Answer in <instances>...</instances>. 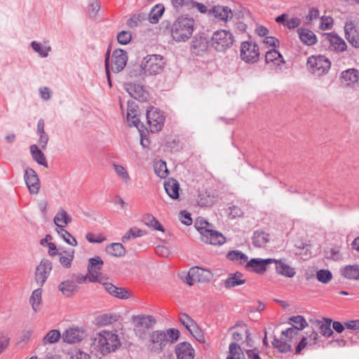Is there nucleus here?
Masks as SVG:
<instances>
[{"label": "nucleus", "mask_w": 359, "mask_h": 359, "mask_svg": "<svg viewBox=\"0 0 359 359\" xmlns=\"http://www.w3.org/2000/svg\"><path fill=\"white\" fill-rule=\"evenodd\" d=\"M180 337V332L175 328L156 330L149 332L146 338L145 346L154 354L162 353L168 346L175 343Z\"/></svg>", "instance_id": "f257e3e1"}, {"label": "nucleus", "mask_w": 359, "mask_h": 359, "mask_svg": "<svg viewBox=\"0 0 359 359\" xmlns=\"http://www.w3.org/2000/svg\"><path fill=\"white\" fill-rule=\"evenodd\" d=\"M121 344L116 332L102 330L92 339L91 349L93 351L105 355L114 352Z\"/></svg>", "instance_id": "f03ea898"}, {"label": "nucleus", "mask_w": 359, "mask_h": 359, "mask_svg": "<svg viewBox=\"0 0 359 359\" xmlns=\"http://www.w3.org/2000/svg\"><path fill=\"white\" fill-rule=\"evenodd\" d=\"M195 22L192 18H178L170 27V34L176 42H186L192 36Z\"/></svg>", "instance_id": "7ed1b4c3"}, {"label": "nucleus", "mask_w": 359, "mask_h": 359, "mask_svg": "<svg viewBox=\"0 0 359 359\" xmlns=\"http://www.w3.org/2000/svg\"><path fill=\"white\" fill-rule=\"evenodd\" d=\"M128 55L126 51L119 48L116 49L113 51L111 58L109 57V51H107L104 60V66L107 81L110 87L111 86L110 70L114 73L121 72L126 67Z\"/></svg>", "instance_id": "20e7f679"}, {"label": "nucleus", "mask_w": 359, "mask_h": 359, "mask_svg": "<svg viewBox=\"0 0 359 359\" xmlns=\"http://www.w3.org/2000/svg\"><path fill=\"white\" fill-rule=\"evenodd\" d=\"M165 66V60L161 55L151 54L145 56L140 65V72L146 75H157L163 72Z\"/></svg>", "instance_id": "39448f33"}, {"label": "nucleus", "mask_w": 359, "mask_h": 359, "mask_svg": "<svg viewBox=\"0 0 359 359\" xmlns=\"http://www.w3.org/2000/svg\"><path fill=\"white\" fill-rule=\"evenodd\" d=\"M307 69L313 75L321 76L326 74L330 67L331 62L324 55H311L306 62Z\"/></svg>", "instance_id": "423d86ee"}, {"label": "nucleus", "mask_w": 359, "mask_h": 359, "mask_svg": "<svg viewBox=\"0 0 359 359\" xmlns=\"http://www.w3.org/2000/svg\"><path fill=\"white\" fill-rule=\"evenodd\" d=\"M234 42V38L230 31L218 29L215 31L211 37L212 48L219 52H224L230 48Z\"/></svg>", "instance_id": "0eeeda50"}, {"label": "nucleus", "mask_w": 359, "mask_h": 359, "mask_svg": "<svg viewBox=\"0 0 359 359\" xmlns=\"http://www.w3.org/2000/svg\"><path fill=\"white\" fill-rule=\"evenodd\" d=\"M300 331L297 327H289L281 333L280 339H274L272 342L273 346L280 352L287 353L292 348L290 343L295 342L297 340Z\"/></svg>", "instance_id": "6e6552de"}, {"label": "nucleus", "mask_w": 359, "mask_h": 359, "mask_svg": "<svg viewBox=\"0 0 359 359\" xmlns=\"http://www.w3.org/2000/svg\"><path fill=\"white\" fill-rule=\"evenodd\" d=\"M132 322L135 335L143 340L147 335V330L152 327L156 320L151 316L139 315L133 316Z\"/></svg>", "instance_id": "1a4fd4ad"}, {"label": "nucleus", "mask_w": 359, "mask_h": 359, "mask_svg": "<svg viewBox=\"0 0 359 359\" xmlns=\"http://www.w3.org/2000/svg\"><path fill=\"white\" fill-rule=\"evenodd\" d=\"M88 265V276L83 278V280L88 279L91 283H100L102 284L106 278L102 276V269L104 264L102 259L96 256L89 259Z\"/></svg>", "instance_id": "9d476101"}, {"label": "nucleus", "mask_w": 359, "mask_h": 359, "mask_svg": "<svg viewBox=\"0 0 359 359\" xmlns=\"http://www.w3.org/2000/svg\"><path fill=\"white\" fill-rule=\"evenodd\" d=\"M195 226L201 235L203 242L215 245H221L226 242V238L220 232L209 229L207 226H201L198 220Z\"/></svg>", "instance_id": "9b49d317"}, {"label": "nucleus", "mask_w": 359, "mask_h": 359, "mask_svg": "<svg viewBox=\"0 0 359 359\" xmlns=\"http://www.w3.org/2000/svg\"><path fill=\"white\" fill-rule=\"evenodd\" d=\"M241 57L246 63H255L259 60V49L252 41H244L241 45Z\"/></svg>", "instance_id": "f8f14e48"}, {"label": "nucleus", "mask_w": 359, "mask_h": 359, "mask_svg": "<svg viewBox=\"0 0 359 359\" xmlns=\"http://www.w3.org/2000/svg\"><path fill=\"white\" fill-rule=\"evenodd\" d=\"M212 278V273L210 270L196 266L189 269L186 280L188 285H193L195 283L210 281Z\"/></svg>", "instance_id": "ddd939ff"}, {"label": "nucleus", "mask_w": 359, "mask_h": 359, "mask_svg": "<svg viewBox=\"0 0 359 359\" xmlns=\"http://www.w3.org/2000/svg\"><path fill=\"white\" fill-rule=\"evenodd\" d=\"M147 118L152 133L160 131L165 121V117L162 112L154 107H149L147 111Z\"/></svg>", "instance_id": "4468645a"}, {"label": "nucleus", "mask_w": 359, "mask_h": 359, "mask_svg": "<svg viewBox=\"0 0 359 359\" xmlns=\"http://www.w3.org/2000/svg\"><path fill=\"white\" fill-rule=\"evenodd\" d=\"M275 264V270L278 275L292 278L296 275V269L287 258L273 259L272 264Z\"/></svg>", "instance_id": "2eb2a0df"}, {"label": "nucleus", "mask_w": 359, "mask_h": 359, "mask_svg": "<svg viewBox=\"0 0 359 359\" xmlns=\"http://www.w3.org/2000/svg\"><path fill=\"white\" fill-rule=\"evenodd\" d=\"M52 270V263L48 259H42L36 268L34 278L36 283L43 286Z\"/></svg>", "instance_id": "dca6fc26"}, {"label": "nucleus", "mask_w": 359, "mask_h": 359, "mask_svg": "<svg viewBox=\"0 0 359 359\" xmlns=\"http://www.w3.org/2000/svg\"><path fill=\"white\" fill-rule=\"evenodd\" d=\"M272 264V258L261 259L252 258L245 264V269L249 271H253L258 274H263L267 270V266Z\"/></svg>", "instance_id": "f3484780"}, {"label": "nucleus", "mask_w": 359, "mask_h": 359, "mask_svg": "<svg viewBox=\"0 0 359 359\" xmlns=\"http://www.w3.org/2000/svg\"><path fill=\"white\" fill-rule=\"evenodd\" d=\"M25 184L32 194H36L40 189V181L36 171L30 168L25 170L24 175Z\"/></svg>", "instance_id": "a211bd4d"}, {"label": "nucleus", "mask_w": 359, "mask_h": 359, "mask_svg": "<svg viewBox=\"0 0 359 359\" xmlns=\"http://www.w3.org/2000/svg\"><path fill=\"white\" fill-rule=\"evenodd\" d=\"M210 13L219 21L228 22L233 18V13L228 6L217 5L214 6Z\"/></svg>", "instance_id": "6ab92c4d"}, {"label": "nucleus", "mask_w": 359, "mask_h": 359, "mask_svg": "<svg viewBox=\"0 0 359 359\" xmlns=\"http://www.w3.org/2000/svg\"><path fill=\"white\" fill-rule=\"evenodd\" d=\"M86 337V333L79 328H69L65 330L62 338L65 342L74 344L81 341Z\"/></svg>", "instance_id": "aec40b11"}, {"label": "nucleus", "mask_w": 359, "mask_h": 359, "mask_svg": "<svg viewBox=\"0 0 359 359\" xmlns=\"http://www.w3.org/2000/svg\"><path fill=\"white\" fill-rule=\"evenodd\" d=\"M179 320L186 329L196 339L201 337V331L196 322L186 313H181Z\"/></svg>", "instance_id": "412c9836"}, {"label": "nucleus", "mask_w": 359, "mask_h": 359, "mask_svg": "<svg viewBox=\"0 0 359 359\" xmlns=\"http://www.w3.org/2000/svg\"><path fill=\"white\" fill-rule=\"evenodd\" d=\"M342 83L346 86L355 88L359 85V71L356 69H348L341 73Z\"/></svg>", "instance_id": "4be33fe9"}, {"label": "nucleus", "mask_w": 359, "mask_h": 359, "mask_svg": "<svg viewBox=\"0 0 359 359\" xmlns=\"http://www.w3.org/2000/svg\"><path fill=\"white\" fill-rule=\"evenodd\" d=\"M102 285L104 290L114 297L127 299L131 297L130 292L126 288L116 287L112 283L106 281L102 283Z\"/></svg>", "instance_id": "5701e85b"}, {"label": "nucleus", "mask_w": 359, "mask_h": 359, "mask_svg": "<svg viewBox=\"0 0 359 359\" xmlns=\"http://www.w3.org/2000/svg\"><path fill=\"white\" fill-rule=\"evenodd\" d=\"M318 339V334L316 331L310 333L306 332V336L302 337L295 348V354H299L307 346H312L316 344Z\"/></svg>", "instance_id": "b1692460"}, {"label": "nucleus", "mask_w": 359, "mask_h": 359, "mask_svg": "<svg viewBox=\"0 0 359 359\" xmlns=\"http://www.w3.org/2000/svg\"><path fill=\"white\" fill-rule=\"evenodd\" d=\"M265 61L267 64H272L278 69H282L285 61L283 55L276 49H271L266 53Z\"/></svg>", "instance_id": "393cba45"}, {"label": "nucleus", "mask_w": 359, "mask_h": 359, "mask_svg": "<svg viewBox=\"0 0 359 359\" xmlns=\"http://www.w3.org/2000/svg\"><path fill=\"white\" fill-rule=\"evenodd\" d=\"M54 224L58 229H65L72 222V216L64 208H60L53 218Z\"/></svg>", "instance_id": "a878e982"}, {"label": "nucleus", "mask_w": 359, "mask_h": 359, "mask_svg": "<svg viewBox=\"0 0 359 359\" xmlns=\"http://www.w3.org/2000/svg\"><path fill=\"white\" fill-rule=\"evenodd\" d=\"M30 47L33 51L39 55V57H47L52 50V48L48 42L41 43L37 41H32L30 43Z\"/></svg>", "instance_id": "bb28decb"}, {"label": "nucleus", "mask_w": 359, "mask_h": 359, "mask_svg": "<svg viewBox=\"0 0 359 359\" xmlns=\"http://www.w3.org/2000/svg\"><path fill=\"white\" fill-rule=\"evenodd\" d=\"M177 359H194V349L189 343L182 342L176 348Z\"/></svg>", "instance_id": "cd10ccee"}, {"label": "nucleus", "mask_w": 359, "mask_h": 359, "mask_svg": "<svg viewBox=\"0 0 359 359\" xmlns=\"http://www.w3.org/2000/svg\"><path fill=\"white\" fill-rule=\"evenodd\" d=\"M297 33L301 41L306 46H312L317 42L316 34L308 29L299 28L297 29Z\"/></svg>", "instance_id": "c85d7f7f"}, {"label": "nucleus", "mask_w": 359, "mask_h": 359, "mask_svg": "<svg viewBox=\"0 0 359 359\" xmlns=\"http://www.w3.org/2000/svg\"><path fill=\"white\" fill-rule=\"evenodd\" d=\"M164 188L168 195L172 199H177L179 197V182L173 179L169 178L164 182Z\"/></svg>", "instance_id": "c756f323"}, {"label": "nucleus", "mask_w": 359, "mask_h": 359, "mask_svg": "<svg viewBox=\"0 0 359 359\" xmlns=\"http://www.w3.org/2000/svg\"><path fill=\"white\" fill-rule=\"evenodd\" d=\"M125 90L131 97L136 100H143L146 99L145 91L142 86L140 85L126 83L125 85Z\"/></svg>", "instance_id": "7c9ffc66"}, {"label": "nucleus", "mask_w": 359, "mask_h": 359, "mask_svg": "<svg viewBox=\"0 0 359 359\" xmlns=\"http://www.w3.org/2000/svg\"><path fill=\"white\" fill-rule=\"evenodd\" d=\"M341 275L346 279L359 280V265H347L341 269Z\"/></svg>", "instance_id": "2f4dec72"}, {"label": "nucleus", "mask_w": 359, "mask_h": 359, "mask_svg": "<svg viewBox=\"0 0 359 359\" xmlns=\"http://www.w3.org/2000/svg\"><path fill=\"white\" fill-rule=\"evenodd\" d=\"M43 149H40L39 147L36 144H32L30 146V153L32 158L39 165L48 168V163L45 157L44 154L42 151Z\"/></svg>", "instance_id": "473e14b6"}, {"label": "nucleus", "mask_w": 359, "mask_h": 359, "mask_svg": "<svg viewBox=\"0 0 359 359\" xmlns=\"http://www.w3.org/2000/svg\"><path fill=\"white\" fill-rule=\"evenodd\" d=\"M29 304L32 306V310L36 313L41 309L42 304V289L37 288L34 290L29 298Z\"/></svg>", "instance_id": "72a5a7b5"}, {"label": "nucleus", "mask_w": 359, "mask_h": 359, "mask_svg": "<svg viewBox=\"0 0 359 359\" xmlns=\"http://www.w3.org/2000/svg\"><path fill=\"white\" fill-rule=\"evenodd\" d=\"M106 252L111 256L121 257L126 255V250L121 243H113L106 247Z\"/></svg>", "instance_id": "f704fd0d"}, {"label": "nucleus", "mask_w": 359, "mask_h": 359, "mask_svg": "<svg viewBox=\"0 0 359 359\" xmlns=\"http://www.w3.org/2000/svg\"><path fill=\"white\" fill-rule=\"evenodd\" d=\"M207 41L205 39L200 36L195 38L191 45V48L196 55H203L207 50Z\"/></svg>", "instance_id": "c9c22d12"}, {"label": "nucleus", "mask_w": 359, "mask_h": 359, "mask_svg": "<svg viewBox=\"0 0 359 359\" xmlns=\"http://www.w3.org/2000/svg\"><path fill=\"white\" fill-rule=\"evenodd\" d=\"M58 289L65 296L70 297L76 291L77 285L74 281L67 280L58 285Z\"/></svg>", "instance_id": "e433bc0d"}, {"label": "nucleus", "mask_w": 359, "mask_h": 359, "mask_svg": "<svg viewBox=\"0 0 359 359\" xmlns=\"http://www.w3.org/2000/svg\"><path fill=\"white\" fill-rule=\"evenodd\" d=\"M226 257L237 264H246L248 259V256L239 250H233L228 252Z\"/></svg>", "instance_id": "4c0bfd02"}, {"label": "nucleus", "mask_w": 359, "mask_h": 359, "mask_svg": "<svg viewBox=\"0 0 359 359\" xmlns=\"http://www.w3.org/2000/svg\"><path fill=\"white\" fill-rule=\"evenodd\" d=\"M112 165L118 179L124 184H129L131 179L126 169L121 165L113 163Z\"/></svg>", "instance_id": "58836bf2"}, {"label": "nucleus", "mask_w": 359, "mask_h": 359, "mask_svg": "<svg viewBox=\"0 0 359 359\" xmlns=\"http://www.w3.org/2000/svg\"><path fill=\"white\" fill-rule=\"evenodd\" d=\"M269 240V234L263 231H257L254 233L252 242L255 246L257 248L264 247Z\"/></svg>", "instance_id": "ea45409f"}, {"label": "nucleus", "mask_w": 359, "mask_h": 359, "mask_svg": "<svg viewBox=\"0 0 359 359\" xmlns=\"http://www.w3.org/2000/svg\"><path fill=\"white\" fill-rule=\"evenodd\" d=\"M242 275L240 273H236L230 275L224 282V286L227 288L233 287L245 283V280L241 278Z\"/></svg>", "instance_id": "a19ab883"}, {"label": "nucleus", "mask_w": 359, "mask_h": 359, "mask_svg": "<svg viewBox=\"0 0 359 359\" xmlns=\"http://www.w3.org/2000/svg\"><path fill=\"white\" fill-rule=\"evenodd\" d=\"M164 12V6L162 4L156 5L149 14V20L152 24L157 23Z\"/></svg>", "instance_id": "79ce46f5"}, {"label": "nucleus", "mask_w": 359, "mask_h": 359, "mask_svg": "<svg viewBox=\"0 0 359 359\" xmlns=\"http://www.w3.org/2000/svg\"><path fill=\"white\" fill-rule=\"evenodd\" d=\"M319 330L322 335L330 337L333 334L331 328L332 320L330 318H323V320L318 321Z\"/></svg>", "instance_id": "37998d69"}, {"label": "nucleus", "mask_w": 359, "mask_h": 359, "mask_svg": "<svg viewBox=\"0 0 359 359\" xmlns=\"http://www.w3.org/2000/svg\"><path fill=\"white\" fill-rule=\"evenodd\" d=\"M146 234V231L137 227L130 229L122 237L123 243L128 242L132 238L142 237Z\"/></svg>", "instance_id": "c03bdc74"}, {"label": "nucleus", "mask_w": 359, "mask_h": 359, "mask_svg": "<svg viewBox=\"0 0 359 359\" xmlns=\"http://www.w3.org/2000/svg\"><path fill=\"white\" fill-rule=\"evenodd\" d=\"M155 173L161 178H165L168 174V170L165 161L159 160L154 163Z\"/></svg>", "instance_id": "a18cd8bd"}, {"label": "nucleus", "mask_w": 359, "mask_h": 359, "mask_svg": "<svg viewBox=\"0 0 359 359\" xmlns=\"http://www.w3.org/2000/svg\"><path fill=\"white\" fill-rule=\"evenodd\" d=\"M146 19L147 15L145 13L135 14L128 20L127 25L130 28H135L140 26Z\"/></svg>", "instance_id": "49530a36"}, {"label": "nucleus", "mask_w": 359, "mask_h": 359, "mask_svg": "<svg viewBox=\"0 0 359 359\" xmlns=\"http://www.w3.org/2000/svg\"><path fill=\"white\" fill-rule=\"evenodd\" d=\"M245 356L241 347L236 343L229 345V355L226 359H244Z\"/></svg>", "instance_id": "de8ad7c7"}, {"label": "nucleus", "mask_w": 359, "mask_h": 359, "mask_svg": "<svg viewBox=\"0 0 359 359\" xmlns=\"http://www.w3.org/2000/svg\"><path fill=\"white\" fill-rule=\"evenodd\" d=\"M57 232L60 237L63 239L67 244L71 246H76L77 241L76 238L67 230L63 228L57 229Z\"/></svg>", "instance_id": "09e8293b"}, {"label": "nucleus", "mask_w": 359, "mask_h": 359, "mask_svg": "<svg viewBox=\"0 0 359 359\" xmlns=\"http://www.w3.org/2000/svg\"><path fill=\"white\" fill-rule=\"evenodd\" d=\"M329 41L332 46L337 50L344 51L346 48L345 41L337 35H330Z\"/></svg>", "instance_id": "8fccbe9b"}, {"label": "nucleus", "mask_w": 359, "mask_h": 359, "mask_svg": "<svg viewBox=\"0 0 359 359\" xmlns=\"http://www.w3.org/2000/svg\"><path fill=\"white\" fill-rule=\"evenodd\" d=\"M145 224L154 230L164 232V228L161 223L152 215H148L144 217Z\"/></svg>", "instance_id": "3c124183"}, {"label": "nucleus", "mask_w": 359, "mask_h": 359, "mask_svg": "<svg viewBox=\"0 0 359 359\" xmlns=\"http://www.w3.org/2000/svg\"><path fill=\"white\" fill-rule=\"evenodd\" d=\"M62 337L60 332L57 330H52L49 331L43 339V344H54L59 341Z\"/></svg>", "instance_id": "603ef678"}, {"label": "nucleus", "mask_w": 359, "mask_h": 359, "mask_svg": "<svg viewBox=\"0 0 359 359\" xmlns=\"http://www.w3.org/2000/svg\"><path fill=\"white\" fill-rule=\"evenodd\" d=\"M74 258V251L71 250L65 252V255H60V263L62 266L69 269L72 266V262Z\"/></svg>", "instance_id": "864d4df0"}, {"label": "nucleus", "mask_w": 359, "mask_h": 359, "mask_svg": "<svg viewBox=\"0 0 359 359\" xmlns=\"http://www.w3.org/2000/svg\"><path fill=\"white\" fill-rule=\"evenodd\" d=\"M101 4L98 0H89L87 6V13L90 17H95L100 10Z\"/></svg>", "instance_id": "5fc2aeb1"}, {"label": "nucleus", "mask_w": 359, "mask_h": 359, "mask_svg": "<svg viewBox=\"0 0 359 359\" xmlns=\"http://www.w3.org/2000/svg\"><path fill=\"white\" fill-rule=\"evenodd\" d=\"M290 322L294 325L292 327H297L299 331L303 330L308 326L306 319L302 316H292L290 318Z\"/></svg>", "instance_id": "6e6d98bb"}, {"label": "nucleus", "mask_w": 359, "mask_h": 359, "mask_svg": "<svg viewBox=\"0 0 359 359\" xmlns=\"http://www.w3.org/2000/svg\"><path fill=\"white\" fill-rule=\"evenodd\" d=\"M316 278L323 283H329L332 278V274L328 269H320L316 273Z\"/></svg>", "instance_id": "4d7b16f0"}, {"label": "nucleus", "mask_w": 359, "mask_h": 359, "mask_svg": "<svg viewBox=\"0 0 359 359\" xmlns=\"http://www.w3.org/2000/svg\"><path fill=\"white\" fill-rule=\"evenodd\" d=\"M116 39L120 44L126 45L130 42L132 35L130 32L121 31L117 34Z\"/></svg>", "instance_id": "13d9d810"}, {"label": "nucleus", "mask_w": 359, "mask_h": 359, "mask_svg": "<svg viewBox=\"0 0 359 359\" xmlns=\"http://www.w3.org/2000/svg\"><path fill=\"white\" fill-rule=\"evenodd\" d=\"M116 319L111 315L102 314L97 318V324L100 326H105L111 324Z\"/></svg>", "instance_id": "bf43d9fd"}, {"label": "nucleus", "mask_w": 359, "mask_h": 359, "mask_svg": "<svg viewBox=\"0 0 359 359\" xmlns=\"http://www.w3.org/2000/svg\"><path fill=\"white\" fill-rule=\"evenodd\" d=\"M87 241L91 243H101L106 240V238L102 234H95L93 233H88L86 236Z\"/></svg>", "instance_id": "052dcab7"}, {"label": "nucleus", "mask_w": 359, "mask_h": 359, "mask_svg": "<svg viewBox=\"0 0 359 359\" xmlns=\"http://www.w3.org/2000/svg\"><path fill=\"white\" fill-rule=\"evenodd\" d=\"M344 32L346 34V38L358 34L357 29L352 22H346L344 26Z\"/></svg>", "instance_id": "680f3d73"}, {"label": "nucleus", "mask_w": 359, "mask_h": 359, "mask_svg": "<svg viewBox=\"0 0 359 359\" xmlns=\"http://www.w3.org/2000/svg\"><path fill=\"white\" fill-rule=\"evenodd\" d=\"M333 20L330 17L323 16L321 18L320 28L323 30H327L332 28Z\"/></svg>", "instance_id": "e2e57ef3"}, {"label": "nucleus", "mask_w": 359, "mask_h": 359, "mask_svg": "<svg viewBox=\"0 0 359 359\" xmlns=\"http://www.w3.org/2000/svg\"><path fill=\"white\" fill-rule=\"evenodd\" d=\"M301 24V20L298 18H287L285 21V25L289 29H294L297 27Z\"/></svg>", "instance_id": "0e129e2a"}, {"label": "nucleus", "mask_w": 359, "mask_h": 359, "mask_svg": "<svg viewBox=\"0 0 359 359\" xmlns=\"http://www.w3.org/2000/svg\"><path fill=\"white\" fill-rule=\"evenodd\" d=\"M180 221L185 225H190L192 223L190 214L185 210L180 212Z\"/></svg>", "instance_id": "69168bd1"}, {"label": "nucleus", "mask_w": 359, "mask_h": 359, "mask_svg": "<svg viewBox=\"0 0 359 359\" xmlns=\"http://www.w3.org/2000/svg\"><path fill=\"white\" fill-rule=\"evenodd\" d=\"M39 94L42 100H48L51 97V91L48 87H41L39 88Z\"/></svg>", "instance_id": "338daca9"}, {"label": "nucleus", "mask_w": 359, "mask_h": 359, "mask_svg": "<svg viewBox=\"0 0 359 359\" xmlns=\"http://www.w3.org/2000/svg\"><path fill=\"white\" fill-rule=\"evenodd\" d=\"M71 359H90V356L87 353L79 350L72 353Z\"/></svg>", "instance_id": "774afa93"}]
</instances>
